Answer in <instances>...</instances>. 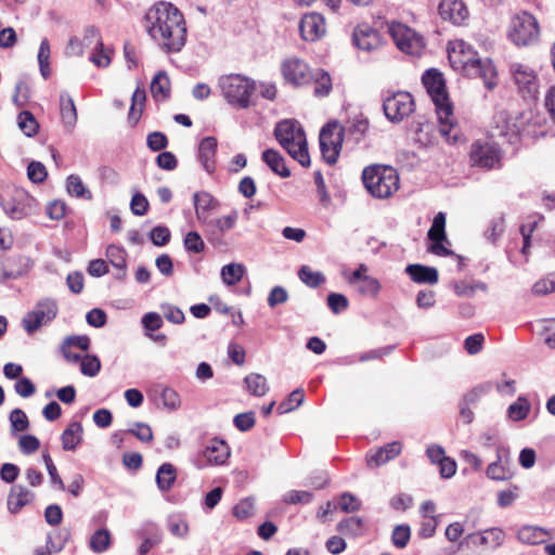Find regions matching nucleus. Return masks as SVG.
<instances>
[{"instance_id":"338daca9","label":"nucleus","mask_w":555,"mask_h":555,"mask_svg":"<svg viewBox=\"0 0 555 555\" xmlns=\"http://www.w3.org/2000/svg\"><path fill=\"white\" fill-rule=\"evenodd\" d=\"M327 305L333 313L338 314L348 308V299L343 294L331 293L327 296Z\"/></svg>"},{"instance_id":"f8f14e48","label":"nucleus","mask_w":555,"mask_h":555,"mask_svg":"<svg viewBox=\"0 0 555 555\" xmlns=\"http://www.w3.org/2000/svg\"><path fill=\"white\" fill-rule=\"evenodd\" d=\"M230 447L224 440L214 438L198 452L194 459V465L198 468H205L208 465H223L230 457Z\"/></svg>"},{"instance_id":"c85d7f7f","label":"nucleus","mask_w":555,"mask_h":555,"mask_svg":"<svg viewBox=\"0 0 555 555\" xmlns=\"http://www.w3.org/2000/svg\"><path fill=\"white\" fill-rule=\"evenodd\" d=\"M262 160L269 166V168L282 178H288L291 171L285 165L283 156L273 149H268L262 153Z\"/></svg>"},{"instance_id":"412c9836","label":"nucleus","mask_w":555,"mask_h":555,"mask_svg":"<svg viewBox=\"0 0 555 555\" xmlns=\"http://www.w3.org/2000/svg\"><path fill=\"white\" fill-rule=\"evenodd\" d=\"M551 538L550 532L538 526L525 525L517 529L516 539L525 545H539Z\"/></svg>"},{"instance_id":"4c0bfd02","label":"nucleus","mask_w":555,"mask_h":555,"mask_svg":"<svg viewBox=\"0 0 555 555\" xmlns=\"http://www.w3.org/2000/svg\"><path fill=\"white\" fill-rule=\"evenodd\" d=\"M89 546L94 553H103L111 546V533L107 529H98L90 538Z\"/></svg>"},{"instance_id":"a211bd4d","label":"nucleus","mask_w":555,"mask_h":555,"mask_svg":"<svg viewBox=\"0 0 555 555\" xmlns=\"http://www.w3.org/2000/svg\"><path fill=\"white\" fill-rule=\"evenodd\" d=\"M505 531L500 527H491L467 535V540L475 546L496 550L504 544Z\"/></svg>"},{"instance_id":"f3484780","label":"nucleus","mask_w":555,"mask_h":555,"mask_svg":"<svg viewBox=\"0 0 555 555\" xmlns=\"http://www.w3.org/2000/svg\"><path fill=\"white\" fill-rule=\"evenodd\" d=\"M427 236L433 242L428 248L430 253L437 256H449L452 254V251L443 245V242L447 241L446 215L443 212L440 211L435 216Z\"/></svg>"},{"instance_id":"69168bd1","label":"nucleus","mask_w":555,"mask_h":555,"mask_svg":"<svg viewBox=\"0 0 555 555\" xmlns=\"http://www.w3.org/2000/svg\"><path fill=\"white\" fill-rule=\"evenodd\" d=\"M146 144L152 151L158 152L167 147L168 139L165 133L160 131H154L147 135Z\"/></svg>"},{"instance_id":"20e7f679","label":"nucleus","mask_w":555,"mask_h":555,"mask_svg":"<svg viewBox=\"0 0 555 555\" xmlns=\"http://www.w3.org/2000/svg\"><path fill=\"white\" fill-rule=\"evenodd\" d=\"M274 135L293 159L297 160L302 167L310 166L306 133L298 121L285 119L278 122Z\"/></svg>"},{"instance_id":"3c124183","label":"nucleus","mask_w":555,"mask_h":555,"mask_svg":"<svg viewBox=\"0 0 555 555\" xmlns=\"http://www.w3.org/2000/svg\"><path fill=\"white\" fill-rule=\"evenodd\" d=\"M255 513L254 500L251 498H245L241 500L233 507V515L238 520H245L251 517Z\"/></svg>"},{"instance_id":"13d9d810","label":"nucleus","mask_w":555,"mask_h":555,"mask_svg":"<svg viewBox=\"0 0 555 555\" xmlns=\"http://www.w3.org/2000/svg\"><path fill=\"white\" fill-rule=\"evenodd\" d=\"M39 448L40 441L34 435H23L18 439V449L25 455L35 453Z\"/></svg>"},{"instance_id":"f257e3e1","label":"nucleus","mask_w":555,"mask_h":555,"mask_svg":"<svg viewBox=\"0 0 555 555\" xmlns=\"http://www.w3.org/2000/svg\"><path fill=\"white\" fill-rule=\"evenodd\" d=\"M144 27L153 40L166 52H179L186 41L182 13L169 2L154 4L144 16Z\"/></svg>"},{"instance_id":"5701e85b","label":"nucleus","mask_w":555,"mask_h":555,"mask_svg":"<svg viewBox=\"0 0 555 555\" xmlns=\"http://www.w3.org/2000/svg\"><path fill=\"white\" fill-rule=\"evenodd\" d=\"M217 146L218 143L215 137H205L198 145V160L208 173H212L216 169Z\"/></svg>"},{"instance_id":"09e8293b","label":"nucleus","mask_w":555,"mask_h":555,"mask_svg":"<svg viewBox=\"0 0 555 555\" xmlns=\"http://www.w3.org/2000/svg\"><path fill=\"white\" fill-rule=\"evenodd\" d=\"M79 363L80 372L85 376L94 377L101 370L100 359L94 354H85Z\"/></svg>"},{"instance_id":"c756f323","label":"nucleus","mask_w":555,"mask_h":555,"mask_svg":"<svg viewBox=\"0 0 555 555\" xmlns=\"http://www.w3.org/2000/svg\"><path fill=\"white\" fill-rule=\"evenodd\" d=\"M193 202L197 219L207 222L208 212L216 206L214 197L207 192H196Z\"/></svg>"},{"instance_id":"a878e982","label":"nucleus","mask_w":555,"mask_h":555,"mask_svg":"<svg viewBox=\"0 0 555 555\" xmlns=\"http://www.w3.org/2000/svg\"><path fill=\"white\" fill-rule=\"evenodd\" d=\"M405 272L415 283L430 285L438 283L439 278L436 268L423 264H409L405 268Z\"/></svg>"},{"instance_id":"9b49d317","label":"nucleus","mask_w":555,"mask_h":555,"mask_svg":"<svg viewBox=\"0 0 555 555\" xmlns=\"http://www.w3.org/2000/svg\"><path fill=\"white\" fill-rule=\"evenodd\" d=\"M389 34L399 50L406 54L420 55L425 46L424 38L401 23H391Z\"/></svg>"},{"instance_id":"0eeeda50","label":"nucleus","mask_w":555,"mask_h":555,"mask_svg":"<svg viewBox=\"0 0 555 555\" xmlns=\"http://www.w3.org/2000/svg\"><path fill=\"white\" fill-rule=\"evenodd\" d=\"M540 28L537 18L526 12L515 14L509 23L508 38L519 47L535 44L539 41Z\"/></svg>"},{"instance_id":"0e129e2a","label":"nucleus","mask_w":555,"mask_h":555,"mask_svg":"<svg viewBox=\"0 0 555 555\" xmlns=\"http://www.w3.org/2000/svg\"><path fill=\"white\" fill-rule=\"evenodd\" d=\"M150 238L156 246H165L170 241V231L167 227L157 225L150 232Z\"/></svg>"},{"instance_id":"6ab92c4d","label":"nucleus","mask_w":555,"mask_h":555,"mask_svg":"<svg viewBox=\"0 0 555 555\" xmlns=\"http://www.w3.org/2000/svg\"><path fill=\"white\" fill-rule=\"evenodd\" d=\"M299 30L304 40L315 41L325 34V20L315 12L306 14L300 20Z\"/></svg>"},{"instance_id":"c03bdc74","label":"nucleus","mask_w":555,"mask_h":555,"mask_svg":"<svg viewBox=\"0 0 555 555\" xmlns=\"http://www.w3.org/2000/svg\"><path fill=\"white\" fill-rule=\"evenodd\" d=\"M363 528V520L360 517H348L337 524V531L346 535H359Z\"/></svg>"},{"instance_id":"774afa93","label":"nucleus","mask_w":555,"mask_h":555,"mask_svg":"<svg viewBox=\"0 0 555 555\" xmlns=\"http://www.w3.org/2000/svg\"><path fill=\"white\" fill-rule=\"evenodd\" d=\"M255 413L253 411L240 413L234 416L233 423L241 431H247L255 426Z\"/></svg>"},{"instance_id":"e2e57ef3","label":"nucleus","mask_w":555,"mask_h":555,"mask_svg":"<svg viewBox=\"0 0 555 555\" xmlns=\"http://www.w3.org/2000/svg\"><path fill=\"white\" fill-rule=\"evenodd\" d=\"M162 312L165 319L173 324H182L185 320L183 311L172 305H162Z\"/></svg>"},{"instance_id":"aec40b11","label":"nucleus","mask_w":555,"mask_h":555,"mask_svg":"<svg viewBox=\"0 0 555 555\" xmlns=\"http://www.w3.org/2000/svg\"><path fill=\"white\" fill-rule=\"evenodd\" d=\"M438 10L443 20L454 25L463 24L468 17V10L462 0H442Z\"/></svg>"},{"instance_id":"5fc2aeb1","label":"nucleus","mask_w":555,"mask_h":555,"mask_svg":"<svg viewBox=\"0 0 555 555\" xmlns=\"http://www.w3.org/2000/svg\"><path fill=\"white\" fill-rule=\"evenodd\" d=\"M183 244L189 253L199 254L205 248V243L196 231L186 233Z\"/></svg>"},{"instance_id":"2eb2a0df","label":"nucleus","mask_w":555,"mask_h":555,"mask_svg":"<svg viewBox=\"0 0 555 555\" xmlns=\"http://www.w3.org/2000/svg\"><path fill=\"white\" fill-rule=\"evenodd\" d=\"M470 162L474 166L485 169H493L501 160L500 149L490 142L477 141L470 149Z\"/></svg>"},{"instance_id":"6e6d98bb","label":"nucleus","mask_w":555,"mask_h":555,"mask_svg":"<svg viewBox=\"0 0 555 555\" xmlns=\"http://www.w3.org/2000/svg\"><path fill=\"white\" fill-rule=\"evenodd\" d=\"M357 284H358V292L365 296L375 297L378 294L379 288H380L379 282L375 278H372L370 275H367L366 278H363Z\"/></svg>"},{"instance_id":"bf43d9fd","label":"nucleus","mask_w":555,"mask_h":555,"mask_svg":"<svg viewBox=\"0 0 555 555\" xmlns=\"http://www.w3.org/2000/svg\"><path fill=\"white\" fill-rule=\"evenodd\" d=\"M339 507L345 513H353L361 508V502L354 494L344 492L339 498Z\"/></svg>"},{"instance_id":"58836bf2","label":"nucleus","mask_w":555,"mask_h":555,"mask_svg":"<svg viewBox=\"0 0 555 555\" xmlns=\"http://www.w3.org/2000/svg\"><path fill=\"white\" fill-rule=\"evenodd\" d=\"M17 125L21 131L27 137H34L39 130V124L33 113L22 111L17 116Z\"/></svg>"},{"instance_id":"1a4fd4ad","label":"nucleus","mask_w":555,"mask_h":555,"mask_svg":"<svg viewBox=\"0 0 555 555\" xmlns=\"http://www.w3.org/2000/svg\"><path fill=\"white\" fill-rule=\"evenodd\" d=\"M59 313L56 300L43 298L28 311L22 319V326L28 335L34 334L40 327L51 323Z\"/></svg>"},{"instance_id":"ea45409f","label":"nucleus","mask_w":555,"mask_h":555,"mask_svg":"<svg viewBox=\"0 0 555 555\" xmlns=\"http://www.w3.org/2000/svg\"><path fill=\"white\" fill-rule=\"evenodd\" d=\"M245 268L243 264L229 263L222 267L221 278L224 284L232 286L242 280Z\"/></svg>"},{"instance_id":"473e14b6","label":"nucleus","mask_w":555,"mask_h":555,"mask_svg":"<svg viewBox=\"0 0 555 555\" xmlns=\"http://www.w3.org/2000/svg\"><path fill=\"white\" fill-rule=\"evenodd\" d=\"M310 82H313L314 85L313 93L317 96H326L330 94L332 90V79L328 73L322 69H317L312 72V79Z\"/></svg>"},{"instance_id":"052dcab7","label":"nucleus","mask_w":555,"mask_h":555,"mask_svg":"<svg viewBox=\"0 0 555 555\" xmlns=\"http://www.w3.org/2000/svg\"><path fill=\"white\" fill-rule=\"evenodd\" d=\"M504 232V218L502 216L493 218L490 221V225L488 230L485 232L486 238L491 242L495 243L496 240L503 234Z\"/></svg>"},{"instance_id":"f03ea898","label":"nucleus","mask_w":555,"mask_h":555,"mask_svg":"<svg viewBox=\"0 0 555 555\" xmlns=\"http://www.w3.org/2000/svg\"><path fill=\"white\" fill-rule=\"evenodd\" d=\"M451 66L470 78H480L488 90L496 86L498 74L490 59H480L474 48L462 39L448 46Z\"/></svg>"},{"instance_id":"a18cd8bd","label":"nucleus","mask_w":555,"mask_h":555,"mask_svg":"<svg viewBox=\"0 0 555 555\" xmlns=\"http://www.w3.org/2000/svg\"><path fill=\"white\" fill-rule=\"evenodd\" d=\"M529 411V401L524 397H519L513 404L508 406L507 414L511 420L518 422L525 420L528 416Z\"/></svg>"},{"instance_id":"f704fd0d","label":"nucleus","mask_w":555,"mask_h":555,"mask_svg":"<svg viewBox=\"0 0 555 555\" xmlns=\"http://www.w3.org/2000/svg\"><path fill=\"white\" fill-rule=\"evenodd\" d=\"M246 388L250 395L262 397L269 390L267 378L258 373L248 374L245 379Z\"/></svg>"},{"instance_id":"4be33fe9","label":"nucleus","mask_w":555,"mask_h":555,"mask_svg":"<svg viewBox=\"0 0 555 555\" xmlns=\"http://www.w3.org/2000/svg\"><path fill=\"white\" fill-rule=\"evenodd\" d=\"M354 44L363 51H372L379 47V34L369 25H360L353 31Z\"/></svg>"},{"instance_id":"c9c22d12","label":"nucleus","mask_w":555,"mask_h":555,"mask_svg":"<svg viewBox=\"0 0 555 555\" xmlns=\"http://www.w3.org/2000/svg\"><path fill=\"white\" fill-rule=\"evenodd\" d=\"M145 99V90L138 87L132 94V103L128 115L129 122L133 126L137 125L141 118Z\"/></svg>"},{"instance_id":"e433bc0d","label":"nucleus","mask_w":555,"mask_h":555,"mask_svg":"<svg viewBox=\"0 0 555 555\" xmlns=\"http://www.w3.org/2000/svg\"><path fill=\"white\" fill-rule=\"evenodd\" d=\"M66 182V188L69 195L89 201L92 198L91 191L85 186L79 176L70 175L67 177Z\"/></svg>"},{"instance_id":"bb28decb","label":"nucleus","mask_w":555,"mask_h":555,"mask_svg":"<svg viewBox=\"0 0 555 555\" xmlns=\"http://www.w3.org/2000/svg\"><path fill=\"white\" fill-rule=\"evenodd\" d=\"M106 257L116 269L115 278L125 280L127 276V251L120 246L109 245L106 248Z\"/></svg>"},{"instance_id":"393cba45","label":"nucleus","mask_w":555,"mask_h":555,"mask_svg":"<svg viewBox=\"0 0 555 555\" xmlns=\"http://www.w3.org/2000/svg\"><path fill=\"white\" fill-rule=\"evenodd\" d=\"M35 498L34 492L26 487L15 485L11 488L8 496V507L11 513H17Z\"/></svg>"},{"instance_id":"72a5a7b5","label":"nucleus","mask_w":555,"mask_h":555,"mask_svg":"<svg viewBox=\"0 0 555 555\" xmlns=\"http://www.w3.org/2000/svg\"><path fill=\"white\" fill-rule=\"evenodd\" d=\"M151 93L156 100H164L169 95L170 81L165 72H158L151 82Z\"/></svg>"},{"instance_id":"864d4df0","label":"nucleus","mask_w":555,"mask_h":555,"mask_svg":"<svg viewBox=\"0 0 555 555\" xmlns=\"http://www.w3.org/2000/svg\"><path fill=\"white\" fill-rule=\"evenodd\" d=\"M411 538L410 527L408 525H398L393 528L391 541L395 546L403 548L406 546Z\"/></svg>"},{"instance_id":"49530a36","label":"nucleus","mask_w":555,"mask_h":555,"mask_svg":"<svg viewBox=\"0 0 555 555\" xmlns=\"http://www.w3.org/2000/svg\"><path fill=\"white\" fill-rule=\"evenodd\" d=\"M9 421L12 434L25 431L29 428V421L26 413L21 409H14L10 412Z\"/></svg>"},{"instance_id":"4468645a","label":"nucleus","mask_w":555,"mask_h":555,"mask_svg":"<svg viewBox=\"0 0 555 555\" xmlns=\"http://www.w3.org/2000/svg\"><path fill=\"white\" fill-rule=\"evenodd\" d=\"M509 70L519 93L525 99H534L539 89L535 72L528 65L521 63H513Z\"/></svg>"},{"instance_id":"2f4dec72","label":"nucleus","mask_w":555,"mask_h":555,"mask_svg":"<svg viewBox=\"0 0 555 555\" xmlns=\"http://www.w3.org/2000/svg\"><path fill=\"white\" fill-rule=\"evenodd\" d=\"M176 468L170 463H164L159 466L156 474V483L159 490L168 491L176 481Z\"/></svg>"},{"instance_id":"cd10ccee","label":"nucleus","mask_w":555,"mask_h":555,"mask_svg":"<svg viewBox=\"0 0 555 555\" xmlns=\"http://www.w3.org/2000/svg\"><path fill=\"white\" fill-rule=\"evenodd\" d=\"M60 114L66 128L72 129L77 121V109L73 98L66 92L60 93Z\"/></svg>"},{"instance_id":"39448f33","label":"nucleus","mask_w":555,"mask_h":555,"mask_svg":"<svg viewBox=\"0 0 555 555\" xmlns=\"http://www.w3.org/2000/svg\"><path fill=\"white\" fill-rule=\"evenodd\" d=\"M362 180L365 189L377 198H387L399 188V176L389 166H369L363 170Z\"/></svg>"},{"instance_id":"79ce46f5","label":"nucleus","mask_w":555,"mask_h":555,"mask_svg":"<svg viewBox=\"0 0 555 555\" xmlns=\"http://www.w3.org/2000/svg\"><path fill=\"white\" fill-rule=\"evenodd\" d=\"M299 280L311 288H315L325 282V276L320 271H312L308 266H301L298 270Z\"/></svg>"},{"instance_id":"dca6fc26","label":"nucleus","mask_w":555,"mask_h":555,"mask_svg":"<svg viewBox=\"0 0 555 555\" xmlns=\"http://www.w3.org/2000/svg\"><path fill=\"white\" fill-rule=\"evenodd\" d=\"M285 80L294 86H304L311 81L312 70L299 59H288L282 64Z\"/></svg>"},{"instance_id":"ddd939ff","label":"nucleus","mask_w":555,"mask_h":555,"mask_svg":"<svg viewBox=\"0 0 555 555\" xmlns=\"http://www.w3.org/2000/svg\"><path fill=\"white\" fill-rule=\"evenodd\" d=\"M383 109L391 122H400L414 112V100L409 92H395L384 100Z\"/></svg>"},{"instance_id":"6e6552de","label":"nucleus","mask_w":555,"mask_h":555,"mask_svg":"<svg viewBox=\"0 0 555 555\" xmlns=\"http://www.w3.org/2000/svg\"><path fill=\"white\" fill-rule=\"evenodd\" d=\"M0 205L4 212L14 220H21L36 211V199L23 189L14 188L0 194Z\"/></svg>"},{"instance_id":"680f3d73","label":"nucleus","mask_w":555,"mask_h":555,"mask_svg":"<svg viewBox=\"0 0 555 555\" xmlns=\"http://www.w3.org/2000/svg\"><path fill=\"white\" fill-rule=\"evenodd\" d=\"M27 176L33 182L41 183L46 180L48 173L42 163L34 160L27 167Z\"/></svg>"},{"instance_id":"423d86ee","label":"nucleus","mask_w":555,"mask_h":555,"mask_svg":"<svg viewBox=\"0 0 555 555\" xmlns=\"http://www.w3.org/2000/svg\"><path fill=\"white\" fill-rule=\"evenodd\" d=\"M218 86L227 102L238 108H247L256 91L254 80L240 74H231L219 78Z\"/></svg>"},{"instance_id":"37998d69","label":"nucleus","mask_w":555,"mask_h":555,"mask_svg":"<svg viewBox=\"0 0 555 555\" xmlns=\"http://www.w3.org/2000/svg\"><path fill=\"white\" fill-rule=\"evenodd\" d=\"M486 473L493 480H507L513 476L508 462L502 463L500 456L487 467Z\"/></svg>"},{"instance_id":"a19ab883","label":"nucleus","mask_w":555,"mask_h":555,"mask_svg":"<svg viewBox=\"0 0 555 555\" xmlns=\"http://www.w3.org/2000/svg\"><path fill=\"white\" fill-rule=\"evenodd\" d=\"M50 54H51L50 43H49V40L47 38H44L40 42V47H39V51H38V55H37L40 74L44 79H48L51 75Z\"/></svg>"},{"instance_id":"8fccbe9b","label":"nucleus","mask_w":555,"mask_h":555,"mask_svg":"<svg viewBox=\"0 0 555 555\" xmlns=\"http://www.w3.org/2000/svg\"><path fill=\"white\" fill-rule=\"evenodd\" d=\"M159 397L164 408L169 411H176L181 406L180 396L173 388L162 387Z\"/></svg>"},{"instance_id":"9d476101","label":"nucleus","mask_w":555,"mask_h":555,"mask_svg":"<svg viewBox=\"0 0 555 555\" xmlns=\"http://www.w3.org/2000/svg\"><path fill=\"white\" fill-rule=\"evenodd\" d=\"M344 128L333 121L324 126L319 135L321 154L328 165H334L339 156L343 141Z\"/></svg>"},{"instance_id":"de8ad7c7","label":"nucleus","mask_w":555,"mask_h":555,"mask_svg":"<svg viewBox=\"0 0 555 555\" xmlns=\"http://www.w3.org/2000/svg\"><path fill=\"white\" fill-rule=\"evenodd\" d=\"M304 390L302 389H295L289 393L286 400L282 401L279 406L278 411L280 414H284L287 412H291L298 408L304 402Z\"/></svg>"},{"instance_id":"603ef678","label":"nucleus","mask_w":555,"mask_h":555,"mask_svg":"<svg viewBox=\"0 0 555 555\" xmlns=\"http://www.w3.org/2000/svg\"><path fill=\"white\" fill-rule=\"evenodd\" d=\"M492 388L491 383H485L480 384L476 387H474L472 390H469L467 393L464 395L461 402L466 403L468 405H473L478 402V400L488 393Z\"/></svg>"},{"instance_id":"4d7b16f0","label":"nucleus","mask_w":555,"mask_h":555,"mask_svg":"<svg viewBox=\"0 0 555 555\" xmlns=\"http://www.w3.org/2000/svg\"><path fill=\"white\" fill-rule=\"evenodd\" d=\"M128 434L134 436L141 442H151L153 440V431L151 427L142 422H137L133 427L127 430Z\"/></svg>"},{"instance_id":"7ed1b4c3","label":"nucleus","mask_w":555,"mask_h":555,"mask_svg":"<svg viewBox=\"0 0 555 555\" xmlns=\"http://www.w3.org/2000/svg\"><path fill=\"white\" fill-rule=\"evenodd\" d=\"M422 81L435 104L440 134L448 143L462 142L463 135L459 125L454 121L442 74L436 69H428L423 75Z\"/></svg>"},{"instance_id":"7c9ffc66","label":"nucleus","mask_w":555,"mask_h":555,"mask_svg":"<svg viewBox=\"0 0 555 555\" xmlns=\"http://www.w3.org/2000/svg\"><path fill=\"white\" fill-rule=\"evenodd\" d=\"M82 439V426L79 422L70 423L61 436L64 450L72 451L77 448Z\"/></svg>"},{"instance_id":"b1692460","label":"nucleus","mask_w":555,"mask_h":555,"mask_svg":"<svg viewBox=\"0 0 555 555\" xmlns=\"http://www.w3.org/2000/svg\"><path fill=\"white\" fill-rule=\"evenodd\" d=\"M402 444L399 441H392L379 448L375 452L369 453L366 456V463L371 467H377L386 464L390 460L398 456L401 452Z\"/></svg>"}]
</instances>
